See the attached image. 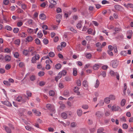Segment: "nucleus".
Instances as JSON below:
<instances>
[{
    "label": "nucleus",
    "instance_id": "nucleus-52",
    "mask_svg": "<svg viewBox=\"0 0 133 133\" xmlns=\"http://www.w3.org/2000/svg\"><path fill=\"white\" fill-rule=\"evenodd\" d=\"M28 51L27 50H24L23 51V54L25 56H27L28 54Z\"/></svg>",
    "mask_w": 133,
    "mask_h": 133
},
{
    "label": "nucleus",
    "instance_id": "nucleus-11",
    "mask_svg": "<svg viewBox=\"0 0 133 133\" xmlns=\"http://www.w3.org/2000/svg\"><path fill=\"white\" fill-rule=\"evenodd\" d=\"M85 57L88 59H90L92 57L91 54L89 53H86L85 54Z\"/></svg>",
    "mask_w": 133,
    "mask_h": 133
},
{
    "label": "nucleus",
    "instance_id": "nucleus-3",
    "mask_svg": "<svg viewBox=\"0 0 133 133\" xmlns=\"http://www.w3.org/2000/svg\"><path fill=\"white\" fill-rule=\"evenodd\" d=\"M46 107L48 109L52 111H54V106L53 105L48 104L46 105Z\"/></svg>",
    "mask_w": 133,
    "mask_h": 133
},
{
    "label": "nucleus",
    "instance_id": "nucleus-22",
    "mask_svg": "<svg viewBox=\"0 0 133 133\" xmlns=\"http://www.w3.org/2000/svg\"><path fill=\"white\" fill-rule=\"evenodd\" d=\"M73 75L74 76H76L77 75V70L76 68H74L73 69Z\"/></svg>",
    "mask_w": 133,
    "mask_h": 133
},
{
    "label": "nucleus",
    "instance_id": "nucleus-35",
    "mask_svg": "<svg viewBox=\"0 0 133 133\" xmlns=\"http://www.w3.org/2000/svg\"><path fill=\"white\" fill-rule=\"evenodd\" d=\"M121 54L123 56H126L127 54V51H121Z\"/></svg>",
    "mask_w": 133,
    "mask_h": 133
},
{
    "label": "nucleus",
    "instance_id": "nucleus-9",
    "mask_svg": "<svg viewBox=\"0 0 133 133\" xmlns=\"http://www.w3.org/2000/svg\"><path fill=\"white\" fill-rule=\"evenodd\" d=\"M4 59L6 62H9L11 60V57L8 55H6L4 57Z\"/></svg>",
    "mask_w": 133,
    "mask_h": 133
},
{
    "label": "nucleus",
    "instance_id": "nucleus-49",
    "mask_svg": "<svg viewBox=\"0 0 133 133\" xmlns=\"http://www.w3.org/2000/svg\"><path fill=\"white\" fill-rule=\"evenodd\" d=\"M122 127L124 129H127L128 128V126L127 124L124 123L122 125Z\"/></svg>",
    "mask_w": 133,
    "mask_h": 133
},
{
    "label": "nucleus",
    "instance_id": "nucleus-59",
    "mask_svg": "<svg viewBox=\"0 0 133 133\" xmlns=\"http://www.w3.org/2000/svg\"><path fill=\"white\" fill-rule=\"evenodd\" d=\"M66 43L64 42H62L61 43V46L62 47H65L66 46Z\"/></svg>",
    "mask_w": 133,
    "mask_h": 133
},
{
    "label": "nucleus",
    "instance_id": "nucleus-43",
    "mask_svg": "<svg viewBox=\"0 0 133 133\" xmlns=\"http://www.w3.org/2000/svg\"><path fill=\"white\" fill-rule=\"evenodd\" d=\"M122 110L118 106H116L115 111H120Z\"/></svg>",
    "mask_w": 133,
    "mask_h": 133
},
{
    "label": "nucleus",
    "instance_id": "nucleus-7",
    "mask_svg": "<svg viewBox=\"0 0 133 133\" xmlns=\"http://www.w3.org/2000/svg\"><path fill=\"white\" fill-rule=\"evenodd\" d=\"M39 18L42 20H44L46 19V16L44 14H40L39 16Z\"/></svg>",
    "mask_w": 133,
    "mask_h": 133
},
{
    "label": "nucleus",
    "instance_id": "nucleus-33",
    "mask_svg": "<svg viewBox=\"0 0 133 133\" xmlns=\"http://www.w3.org/2000/svg\"><path fill=\"white\" fill-rule=\"evenodd\" d=\"M49 56L51 57H54L55 55V53L52 52H50L49 53Z\"/></svg>",
    "mask_w": 133,
    "mask_h": 133
},
{
    "label": "nucleus",
    "instance_id": "nucleus-53",
    "mask_svg": "<svg viewBox=\"0 0 133 133\" xmlns=\"http://www.w3.org/2000/svg\"><path fill=\"white\" fill-rule=\"evenodd\" d=\"M69 94V91L68 90H65L63 93V95L65 96L68 95Z\"/></svg>",
    "mask_w": 133,
    "mask_h": 133
},
{
    "label": "nucleus",
    "instance_id": "nucleus-45",
    "mask_svg": "<svg viewBox=\"0 0 133 133\" xmlns=\"http://www.w3.org/2000/svg\"><path fill=\"white\" fill-rule=\"evenodd\" d=\"M49 2L52 4L55 5L56 4V3L55 1L54 0H49Z\"/></svg>",
    "mask_w": 133,
    "mask_h": 133
},
{
    "label": "nucleus",
    "instance_id": "nucleus-21",
    "mask_svg": "<svg viewBox=\"0 0 133 133\" xmlns=\"http://www.w3.org/2000/svg\"><path fill=\"white\" fill-rule=\"evenodd\" d=\"M55 67L56 69H59L61 68L62 65L60 63H58L56 65Z\"/></svg>",
    "mask_w": 133,
    "mask_h": 133
},
{
    "label": "nucleus",
    "instance_id": "nucleus-46",
    "mask_svg": "<svg viewBox=\"0 0 133 133\" xmlns=\"http://www.w3.org/2000/svg\"><path fill=\"white\" fill-rule=\"evenodd\" d=\"M70 125L72 127H75L76 126L77 124L75 122H72L71 123Z\"/></svg>",
    "mask_w": 133,
    "mask_h": 133
},
{
    "label": "nucleus",
    "instance_id": "nucleus-42",
    "mask_svg": "<svg viewBox=\"0 0 133 133\" xmlns=\"http://www.w3.org/2000/svg\"><path fill=\"white\" fill-rule=\"evenodd\" d=\"M14 57L15 58H17L19 56V54L17 52H15L14 53Z\"/></svg>",
    "mask_w": 133,
    "mask_h": 133
},
{
    "label": "nucleus",
    "instance_id": "nucleus-4",
    "mask_svg": "<svg viewBox=\"0 0 133 133\" xmlns=\"http://www.w3.org/2000/svg\"><path fill=\"white\" fill-rule=\"evenodd\" d=\"M115 9L117 10L122 11L123 10V8L119 5H115Z\"/></svg>",
    "mask_w": 133,
    "mask_h": 133
},
{
    "label": "nucleus",
    "instance_id": "nucleus-61",
    "mask_svg": "<svg viewBox=\"0 0 133 133\" xmlns=\"http://www.w3.org/2000/svg\"><path fill=\"white\" fill-rule=\"evenodd\" d=\"M101 75H102L103 77H105L106 75V72L105 71H103L101 74Z\"/></svg>",
    "mask_w": 133,
    "mask_h": 133
},
{
    "label": "nucleus",
    "instance_id": "nucleus-15",
    "mask_svg": "<svg viewBox=\"0 0 133 133\" xmlns=\"http://www.w3.org/2000/svg\"><path fill=\"white\" fill-rule=\"evenodd\" d=\"M79 88L77 87H75L74 89V92L77 93V95H79L80 93V92L79 91Z\"/></svg>",
    "mask_w": 133,
    "mask_h": 133
},
{
    "label": "nucleus",
    "instance_id": "nucleus-39",
    "mask_svg": "<svg viewBox=\"0 0 133 133\" xmlns=\"http://www.w3.org/2000/svg\"><path fill=\"white\" fill-rule=\"evenodd\" d=\"M120 121L122 122H126V120L125 117L123 116L120 118Z\"/></svg>",
    "mask_w": 133,
    "mask_h": 133
},
{
    "label": "nucleus",
    "instance_id": "nucleus-62",
    "mask_svg": "<svg viewBox=\"0 0 133 133\" xmlns=\"http://www.w3.org/2000/svg\"><path fill=\"white\" fill-rule=\"evenodd\" d=\"M52 63V61L50 59H48L46 60L45 62V63L46 64H48V63L50 64V63Z\"/></svg>",
    "mask_w": 133,
    "mask_h": 133
},
{
    "label": "nucleus",
    "instance_id": "nucleus-25",
    "mask_svg": "<svg viewBox=\"0 0 133 133\" xmlns=\"http://www.w3.org/2000/svg\"><path fill=\"white\" fill-rule=\"evenodd\" d=\"M126 100L125 99H123L121 102V104L122 106L123 107L124 106Z\"/></svg>",
    "mask_w": 133,
    "mask_h": 133
},
{
    "label": "nucleus",
    "instance_id": "nucleus-1",
    "mask_svg": "<svg viewBox=\"0 0 133 133\" xmlns=\"http://www.w3.org/2000/svg\"><path fill=\"white\" fill-rule=\"evenodd\" d=\"M119 63V61L117 60H113L111 61L110 64L113 68H116L118 66Z\"/></svg>",
    "mask_w": 133,
    "mask_h": 133
},
{
    "label": "nucleus",
    "instance_id": "nucleus-26",
    "mask_svg": "<svg viewBox=\"0 0 133 133\" xmlns=\"http://www.w3.org/2000/svg\"><path fill=\"white\" fill-rule=\"evenodd\" d=\"M3 83L4 85L7 86H10L11 85L10 83L7 81H3Z\"/></svg>",
    "mask_w": 133,
    "mask_h": 133
},
{
    "label": "nucleus",
    "instance_id": "nucleus-8",
    "mask_svg": "<svg viewBox=\"0 0 133 133\" xmlns=\"http://www.w3.org/2000/svg\"><path fill=\"white\" fill-rule=\"evenodd\" d=\"M82 24L83 22L82 21H79L77 25V28L78 29L81 28L82 27Z\"/></svg>",
    "mask_w": 133,
    "mask_h": 133
},
{
    "label": "nucleus",
    "instance_id": "nucleus-14",
    "mask_svg": "<svg viewBox=\"0 0 133 133\" xmlns=\"http://www.w3.org/2000/svg\"><path fill=\"white\" fill-rule=\"evenodd\" d=\"M99 68V65L98 64H95L94 65L93 67V69L94 70H97Z\"/></svg>",
    "mask_w": 133,
    "mask_h": 133
},
{
    "label": "nucleus",
    "instance_id": "nucleus-54",
    "mask_svg": "<svg viewBox=\"0 0 133 133\" xmlns=\"http://www.w3.org/2000/svg\"><path fill=\"white\" fill-rule=\"evenodd\" d=\"M35 43L37 44H39L40 43V41L38 39H36L35 40Z\"/></svg>",
    "mask_w": 133,
    "mask_h": 133
},
{
    "label": "nucleus",
    "instance_id": "nucleus-18",
    "mask_svg": "<svg viewBox=\"0 0 133 133\" xmlns=\"http://www.w3.org/2000/svg\"><path fill=\"white\" fill-rule=\"evenodd\" d=\"M82 111L81 109H78L77 111V113L78 115L79 116H81L82 114Z\"/></svg>",
    "mask_w": 133,
    "mask_h": 133
},
{
    "label": "nucleus",
    "instance_id": "nucleus-48",
    "mask_svg": "<svg viewBox=\"0 0 133 133\" xmlns=\"http://www.w3.org/2000/svg\"><path fill=\"white\" fill-rule=\"evenodd\" d=\"M23 24V23L22 22L20 21L17 22V25L18 27H20Z\"/></svg>",
    "mask_w": 133,
    "mask_h": 133
},
{
    "label": "nucleus",
    "instance_id": "nucleus-37",
    "mask_svg": "<svg viewBox=\"0 0 133 133\" xmlns=\"http://www.w3.org/2000/svg\"><path fill=\"white\" fill-rule=\"evenodd\" d=\"M104 131V129L103 128H101L97 130V133H100Z\"/></svg>",
    "mask_w": 133,
    "mask_h": 133
},
{
    "label": "nucleus",
    "instance_id": "nucleus-60",
    "mask_svg": "<svg viewBox=\"0 0 133 133\" xmlns=\"http://www.w3.org/2000/svg\"><path fill=\"white\" fill-rule=\"evenodd\" d=\"M37 35L39 38H41L42 37L43 34L42 32H39L38 33Z\"/></svg>",
    "mask_w": 133,
    "mask_h": 133
},
{
    "label": "nucleus",
    "instance_id": "nucleus-44",
    "mask_svg": "<svg viewBox=\"0 0 133 133\" xmlns=\"http://www.w3.org/2000/svg\"><path fill=\"white\" fill-rule=\"evenodd\" d=\"M3 2L5 5H6L9 4V0H4Z\"/></svg>",
    "mask_w": 133,
    "mask_h": 133
},
{
    "label": "nucleus",
    "instance_id": "nucleus-31",
    "mask_svg": "<svg viewBox=\"0 0 133 133\" xmlns=\"http://www.w3.org/2000/svg\"><path fill=\"white\" fill-rule=\"evenodd\" d=\"M104 103V102L103 100H101L100 101L99 103H98V106L101 107L103 106V105Z\"/></svg>",
    "mask_w": 133,
    "mask_h": 133
},
{
    "label": "nucleus",
    "instance_id": "nucleus-13",
    "mask_svg": "<svg viewBox=\"0 0 133 133\" xmlns=\"http://www.w3.org/2000/svg\"><path fill=\"white\" fill-rule=\"evenodd\" d=\"M33 112L35 114V115L37 116H39L41 115V114L40 112L37 110L35 109L32 110Z\"/></svg>",
    "mask_w": 133,
    "mask_h": 133
},
{
    "label": "nucleus",
    "instance_id": "nucleus-12",
    "mask_svg": "<svg viewBox=\"0 0 133 133\" xmlns=\"http://www.w3.org/2000/svg\"><path fill=\"white\" fill-rule=\"evenodd\" d=\"M82 84L83 86L86 88H88V83L86 80H84L83 81Z\"/></svg>",
    "mask_w": 133,
    "mask_h": 133
},
{
    "label": "nucleus",
    "instance_id": "nucleus-5",
    "mask_svg": "<svg viewBox=\"0 0 133 133\" xmlns=\"http://www.w3.org/2000/svg\"><path fill=\"white\" fill-rule=\"evenodd\" d=\"M95 114L96 116L98 117H102L103 115V113L102 112L99 111L96 112Z\"/></svg>",
    "mask_w": 133,
    "mask_h": 133
},
{
    "label": "nucleus",
    "instance_id": "nucleus-38",
    "mask_svg": "<svg viewBox=\"0 0 133 133\" xmlns=\"http://www.w3.org/2000/svg\"><path fill=\"white\" fill-rule=\"evenodd\" d=\"M17 101L18 102H21L22 100V97L20 96H18L16 98Z\"/></svg>",
    "mask_w": 133,
    "mask_h": 133
},
{
    "label": "nucleus",
    "instance_id": "nucleus-2",
    "mask_svg": "<svg viewBox=\"0 0 133 133\" xmlns=\"http://www.w3.org/2000/svg\"><path fill=\"white\" fill-rule=\"evenodd\" d=\"M67 71L65 70H63L60 71L58 73V77H61L62 76H64L66 75L67 74Z\"/></svg>",
    "mask_w": 133,
    "mask_h": 133
},
{
    "label": "nucleus",
    "instance_id": "nucleus-27",
    "mask_svg": "<svg viewBox=\"0 0 133 133\" xmlns=\"http://www.w3.org/2000/svg\"><path fill=\"white\" fill-rule=\"evenodd\" d=\"M45 74L44 72L43 71H40L38 73V75L39 76L41 77L43 76Z\"/></svg>",
    "mask_w": 133,
    "mask_h": 133
},
{
    "label": "nucleus",
    "instance_id": "nucleus-16",
    "mask_svg": "<svg viewBox=\"0 0 133 133\" xmlns=\"http://www.w3.org/2000/svg\"><path fill=\"white\" fill-rule=\"evenodd\" d=\"M124 6L125 7L127 8H128V7H129L131 8H133V5L131 3H128L127 5L124 4Z\"/></svg>",
    "mask_w": 133,
    "mask_h": 133
},
{
    "label": "nucleus",
    "instance_id": "nucleus-30",
    "mask_svg": "<svg viewBox=\"0 0 133 133\" xmlns=\"http://www.w3.org/2000/svg\"><path fill=\"white\" fill-rule=\"evenodd\" d=\"M33 40L32 37L31 36H29L26 38V40L28 42H31Z\"/></svg>",
    "mask_w": 133,
    "mask_h": 133
},
{
    "label": "nucleus",
    "instance_id": "nucleus-10",
    "mask_svg": "<svg viewBox=\"0 0 133 133\" xmlns=\"http://www.w3.org/2000/svg\"><path fill=\"white\" fill-rule=\"evenodd\" d=\"M5 130L7 133H11V129L8 127L5 126L4 127Z\"/></svg>",
    "mask_w": 133,
    "mask_h": 133
},
{
    "label": "nucleus",
    "instance_id": "nucleus-32",
    "mask_svg": "<svg viewBox=\"0 0 133 133\" xmlns=\"http://www.w3.org/2000/svg\"><path fill=\"white\" fill-rule=\"evenodd\" d=\"M5 28L7 30L10 31H11L12 29V28L9 25L6 26L5 27Z\"/></svg>",
    "mask_w": 133,
    "mask_h": 133
},
{
    "label": "nucleus",
    "instance_id": "nucleus-56",
    "mask_svg": "<svg viewBox=\"0 0 133 133\" xmlns=\"http://www.w3.org/2000/svg\"><path fill=\"white\" fill-rule=\"evenodd\" d=\"M108 48L109 49L108 50L112 51L114 49V47L110 45L108 46Z\"/></svg>",
    "mask_w": 133,
    "mask_h": 133
},
{
    "label": "nucleus",
    "instance_id": "nucleus-55",
    "mask_svg": "<svg viewBox=\"0 0 133 133\" xmlns=\"http://www.w3.org/2000/svg\"><path fill=\"white\" fill-rule=\"evenodd\" d=\"M43 43L45 44H46L48 43V40L46 38H44L43 39Z\"/></svg>",
    "mask_w": 133,
    "mask_h": 133
},
{
    "label": "nucleus",
    "instance_id": "nucleus-17",
    "mask_svg": "<svg viewBox=\"0 0 133 133\" xmlns=\"http://www.w3.org/2000/svg\"><path fill=\"white\" fill-rule=\"evenodd\" d=\"M99 84L100 83L99 81L97 79L96 82L94 85V87L96 88H97L99 85Z\"/></svg>",
    "mask_w": 133,
    "mask_h": 133
},
{
    "label": "nucleus",
    "instance_id": "nucleus-47",
    "mask_svg": "<svg viewBox=\"0 0 133 133\" xmlns=\"http://www.w3.org/2000/svg\"><path fill=\"white\" fill-rule=\"evenodd\" d=\"M76 84L78 86H80L81 85V83L80 80L78 79L76 81Z\"/></svg>",
    "mask_w": 133,
    "mask_h": 133
},
{
    "label": "nucleus",
    "instance_id": "nucleus-19",
    "mask_svg": "<svg viewBox=\"0 0 133 133\" xmlns=\"http://www.w3.org/2000/svg\"><path fill=\"white\" fill-rule=\"evenodd\" d=\"M109 98L111 100H115L116 99L115 96L114 95H110L109 96Z\"/></svg>",
    "mask_w": 133,
    "mask_h": 133
},
{
    "label": "nucleus",
    "instance_id": "nucleus-50",
    "mask_svg": "<svg viewBox=\"0 0 133 133\" xmlns=\"http://www.w3.org/2000/svg\"><path fill=\"white\" fill-rule=\"evenodd\" d=\"M110 74L112 76H115L116 72L112 70H111L110 72Z\"/></svg>",
    "mask_w": 133,
    "mask_h": 133
},
{
    "label": "nucleus",
    "instance_id": "nucleus-24",
    "mask_svg": "<svg viewBox=\"0 0 133 133\" xmlns=\"http://www.w3.org/2000/svg\"><path fill=\"white\" fill-rule=\"evenodd\" d=\"M104 102L105 103L107 104L109 103L110 102V99L108 97H106L104 99Z\"/></svg>",
    "mask_w": 133,
    "mask_h": 133
},
{
    "label": "nucleus",
    "instance_id": "nucleus-41",
    "mask_svg": "<svg viewBox=\"0 0 133 133\" xmlns=\"http://www.w3.org/2000/svg\"><path fill=\"white\" fill-rule=\"evenodd\" d=\"M30 80L32 81H33L35 79V75H32L30 77Z\"/></svg>",
    "mask_w": 133,
    "mask_h": 133
},
{
    "label": "nucleus",
    "instance_id": "nucleus-6",
    "mask_svg": "<svg viewBox=\"0 0 133 133\" xmlns=\"http://www.w3.org/2000/svg\"><path fill=\"white\" fill-rule=\"evenodd\" d=\"M1 103L9 107L12 106L11 104L8 101H2L1 102Z\"/></svg>",
    "mask_w": 133,
    "mask_h": 133
},
{
    "label": "nucleus",
    "instance_id": "nucleus-58",
    "mask_svg": "<svg viewBox=\"0 0 133 133\" xmlns=\"http://www.w3.org/2000/svg\"><path fill=\"white\" fill-rule=\"evenodd\" d=\"M11 68V65H10L9 64H7L5 66V69L6 70H9Z\"/></svg>",
    "mask_w": 133,
    "mask_h": 133
},
{
    "label": "nucleus",
    "instance_id": "nucleus-34",
    "mask_svg": "<svg viewBox=\"0 0 133 133\" xmlns=\"http://www.w3.org/2000/svg\"><path fill=\"white\" fill-rule=\"evenodd\" d=\"M19 30V28H14L13 29V31L14 33H17L18 32Z\"/></svg>",
    "mask_w": 133,
    "mask_h": 133
},
{
    "label": "nucleus",
    "instance_id": "nucleus-64",
    "mask_svg": "<svg viewBox=\"0 0 133 133\" xmlns=\"http://www.w3.org/2000/svg\"><path fill=\"white\" fill-rule=\"evenodd\" d=\"M21 6L22 8L23 9H25L26 8V6L25 4H22Z\"/></svg>",
    "mask_w": 133,
    "mask_h": 133
},
{
    "label": "nucleus",
    "instance_id": "nucleus-28",
    "mask_svg": "<svg viewBox=\"0 0 133 133\" xmlns=\"http://www.w3.org/2000/svg\"><path fill=\"white\" fill-rule=\"evenodd\" d=\"M29 99V98L28 96H25V97L24 98H22V103H24L26 102L27 101V99Z\"/></svg>",
    "mask_w": 133,
    "mask_h": 133
},
{
    "label": "nucleus",
    "instance_id": "nucleus-29",
    "mask_svg": "<svg viewBox=\"0 0 133 133\" xmlns=\"http://www.w3.org/2000/svg\"><path fill=\"white\" fill-rule=\"evenodd\" d=\"M20 36L22 38H24L26 37V35L24 32H22L19 34Z\"/></svg>",
    "mask_w": 133,
    "mask_h": 133
},
{
    "label": "nucleus",
    "instance_id": "nucleus-63",
    "mask_svg": "<svg viewBox=\"0 0 133 133\" xmlns=\"http://www.w3.org/2000/svg\"><path fill=\"white\" fill-rule=\"evenodd\" d=\"M46 5V4L45 2H44L40 5V6L42 7L45 8Z\"/></svg>",
    "mask_w": 133,
    "mask_h": 133
},
{
    "label": "nucleus",
    "instance_id": "nucleus-40",
    "mask_svg": "<svg viewBox=\"0 0 133 133\" xmlns=\"http://www.w3.org/2000/svg\"><path fill=\"white\" fill-rule=\"evenodd\" d=\"M62 117L64 119L66 118L67 116V114L64 112H63L62 114Z\"/></svg>",
    "mask_w": 133,
    "mask_h": 133
},
{
    "label": "nucleus",
    "instance_id": "nucleus-57",
    "mask_svg": "<svg viewBox=\"0 0 133 133\" xmlns=\"http://www.w3.org/2000/svg\"><path fill=\"white\" fill-rule=\"evenodd\" d=\"M111 51L108 50L107 52L109 55L112 56L114 54Z\"/></svg>",
    "mask_w": 133,
    "mask_h": 133
},
{
    "label": "nucleus",
    "instance_id": "nucleus-51",
    "mask_svg": "<svg viewBox=\"0 0 133 133\" xmlns=\"http://www.w3.org/2000/svg\"><path fill=\"white\" fill-rule=\"evenodd\" d=\"M36 58L33 57L32 58L31 62L32 63H35L36 62Z\"/></svg>",
    "mask_w": 133,
    "mask_h": 133
},
{
    "label": "nucleus",
    "instance_id": "nucleus-23",
    "mask_svg": "<svg viewBox=\"0 0 133 133\" xmlns=\"http://www.w3.org/2000/svg\"><path fill=\"white\" fill-rule=\"evenodd\" d=\"M14 43L17 45H19L20 43V40L19 39H17L14 41Z\"/></svg>",
    "mask_w": 133,
    "mask_h": 133
},
{
    "label": "nucleus",
    "instance_id": "nucleus-20",
    "mask_svg": "<svg viewBox=\"0 0 133 133\" xmlns=\"http://www.w3.org/2000/svg\"><path fill=\"white\" fill-rule=\"evenodd\" d=\"M124 88L123 89V93L124 95H125L126 94V91L127 89V84L126 83H124Z\"/></svg>",
    "mask_w": 133,
    "mask_h": 133
},
{
    "label": "nucleus",
    "instance_id": "nucleus-36",
    "mask_svg": "<svg viewBox=\"0 0 133 133\" xmlns=\"http://www.w3.org/2000/svg\"><path fill=\"white\" fill-rule=\"evenodd\" d=\"M49 94L50 96H54L55 95V92L54 91L51 90L49 91Z\"/></svg>",
    "mask_w": 133,
    "mask_h": 133
}]
</instances>
